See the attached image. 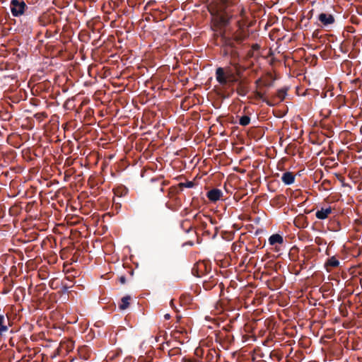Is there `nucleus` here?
<instances>
[{
  "mask_svg": "<svg viewBox=\"0 0 362 362\" xmlns=\"http://www.w3.org/2000/svg\"><path fill=\"white\" fill-rule=\"evenodd\" d=\"M318 20L325 26H327L334 23V16L332 14L325 13H320L318 16Z\"/></svg>",
  "mask_w": 362,
  "mask_h": 362,
  "instance_id": "4",
  "label": "nucleus"
},
{
  "mask_svg": "<svg viewBox=\"0 0 362 362\" xmlns=\"http://www.w3.org/2000/svg\"><path fill=\"white\" fill-rule=\"evenodd\" d=\"M339 264V260L335 257H330L327 262L325 263V266L327 267H337Z\"/></svg>",
  "mask_w": 362,
  "mask_h": 362,
  "instance_id": "13",
  "label": "nucleus"
},
{
  "mask_svg": "<svg viewBox=\"0 0 362 362\" xmlns=\"http://www.w3.org/2000/svg\"><path fill=\"white\" fill-rule=\"evenodd\" d=\"M250 122V118L247 115L242 116L239 119V124L244 127L248 125Z\"/></svg>",
  "mask_w": 362,
  "mask_h": 362,
  "instance_id": "14",
  "label": "nucleus"
},
{
  "mask_svg": "<svg viewBox=\"0 0 362 362\" xmlns=\"http://www.w3.org/2000/svg\"><path fill=\"white\" fill-rule=\"evenodd\" d=\"M25 4L23 1L11 0V11L13 16H19L23 14Z\"/></svg>",
  "mask_w": 362,
  "mask_h": 362,
  "instance_id": "3",
  "label": "nucleus"
},
{
  "mask_svg": "<svg viewBox=\"0 0 362 362\" xmlns=\"http://www.w3.org/2000/svg\"><path fill=\"white\" fill-rule=\"evenodd\" d=\"M284 242L283 237L279 234H274L269 238V243L271 245H274L276 243L282 244Z\"/></svg>",
  "mask_w": 362,
  "mask_h": 362,
  "instance_id": "9",
  "label": "nucleus"
},
{
  "mask_svg": "<svg viewBox=\"0 0 362 362\" xmlns=\"http://www.w3.org/2000/svg\"><path fill=\"white\" fill-rule=\"evenodd\" d=\"M261 82V79L259 78L258 80L256 81V84L257 86H258L259 84V83Z\"/></svg>",
  "mask_w": 362,
  "mask_h": 362,
  "instance_id": "20",
  "label": "nucleus"
},
{
  "mask_svg": "<svg viewBox=\"0 0 362 362\" xmlns=\"http://www.w3.org/2000/svg\"><path fill=\"white\" fill-rule=\"evenodd\" d=\"M227 37V35H226V33H224L223 34V35H222V37H223V38H225V37Z\"/></svg>",
  "mask_w": 362,
  "mask_h": 362,
  "instance_id": "21",
  "label": "nucleus"
},
{
  "mask_svg": "<svg viewBox=\"0 0 362 362\" xmlns=\"http://www.w3.org/2000/svg\"><path fill=\"white\" fill-rule=\"evenodd\" d=\"M244 13H245V9L243 8H241L240 11V16H243L244 15Z\"/></svg>",
  "mask_w": 362,
  "mask_h": 362,
  "instance_id": "18",
  "label": "nucleus"
},
{
  "mask_svg": "<svg viewBox=\"0 0 362 362\" xmlns=\"http://www.w3.org/2000/svg\"><path fill=\"white\" fill-rule=\"evenodd\" d=\"M5 317L2 315H0V335H2L4 332L8 331V327L5 324Z\"/></svg>",
  "mask_w": 362,
  "mask_h": 362,
  "instance_id": "12",
  "label": "nucleus"
},
{
  "mask_svg": "<svg viewBox=\"0 0 362 362\" xmlns=\"http://www.w3.org/2000/svg\"><path fill=\"white\" fill-rule=\"evenodd\" d=\"M131 297L130 296H125L121 299V303L119 305L120 310L127 309L130 304Z\"/></svg>",
  "mask_w": 362,
  "mask_h": 362,
  "instance_id": "11",
  "label": "nucleus"
},
{
  "mask_svg": "<svg viewBox=\"0 0 362 362\" xmlns=\"http://www.w3.org/2000/svg\"><path fill=\"white\" fill-rule=\"evenodd\" d=\"M286 94L287 93L286 89H280L277 91L276 98L279 100V101H282L286 98Z\"/></svg>",
  "mask_w": 362,
  "mask_h": 362,
  "instance_id": "15",
  "label": "nucleus"
},
{
  "mask_svg": "<svg viewBox=\"0 0 362 362\" xmlns=\"http://www.w3.org/2000/svg\"><path fill=\"white\" fill-rule=\"evenodd\" d=\"M238 23L239 29L235 34H233V38L234 40L238 42V41H242L243 39H245V37H246V34L245 33L244 30L241 28L240 25V21H238Z\"/></svg>",
  "mask_w": 362,
  "mask_h": 362,
  "instance_id": "8",
  "label": "nucleus"
},
{
  "mask_svg": "<svg viewBox=\"0 0 362 362\" xmlns=\"http://www.w3.org/2000/svg\"><path fill=\"white\" fill-rule=\"evenodd\" d=\"M255 96H256V98H260V99H262V100L264 99V94H263V93H261V92H259V91H256V92H255Z\"/></svg>",
  "mask_w": 362,
  "mask_h": 362,
  "instance_id": "16",
  "label": "nucleus"
},
{
  "mask_svg": "<svg viewBox=\"0 0 362 362\" xmlns=\"http://www.w3.org/2000/svg\"><path fill=\"white\" fill-rule=\"evenodd\" d=\"M281 180L285 185H291L295 180L294 175L291 172H286L283 174Z\"/></svg>",
  "mask_w": 362,
  "mask_h": 362,
  "instance_id": "7",
  "label": "nucleus"
},
{
  "mask_svg": "<svg viewBox=\"0 0 362 362\" xmlns=\"http://www.w3.org/2000/svg\"><path fill=\"white\" fill-rule=\"evenodd\" d=\"M332 209L331 206L327 207H322L320 209L317 210L315 213V216L318 219H325L328 217V216L332 213Z\"/></svg>",
  "mask_w": 362,
  "mask_h": 362,
  "instance_id": "5",
  "label": "nucleus"
},
{
  "mask_svg": "<svg viewBox=\"0 0 362 362\" xmlns=\"http://www.w3.org/2000/svg\"><path fill=\"white\" fill-rule=\"evenodd\" d=\"M247 86L243 82H240L238 85L236 92L240 96H245L248 93Z\"/></svg>",
  "mask_w": 362,
  "mask_h": 362,
  "instance_id": "10",
  "label": "nucleus"
},
{
  "mask_svg": "<svg viewBox=\"0 0 362 362\" xmlns=\"http://www.w3.org/2000/svg\"><path fill=\"white\" fill-rule=\"evenodd\" d=\"M215 76L217 82L221 86L238 81V78L230 66L218 67L216 69Z\"/></svg>",
  "mask_w": 362,
  "mask_h": 362,
  "instance_id": "2",
  "label": "nucleus"
},
{
  "mask_svg": "<svg viewBox=\"0 0 362 362\" xmlns=\"http://www.w3.org/2000/svg\"><path fill=\"white\" fill-rule=\"evenodd\" d=\"M186 362H194V361H192V360H188V361H187Z\"/></svg>",
  "mask_w": 362,
  "mask_h": 362,
  "instance_id": "22",
  "label": "nucleus"
},
{
  "mask_svg": "<svg viewBox=\"0 0 362 362\" xmlns=\"http://www.w3.org/2000/svg\"><path fill=\"white\" fill-rule=\"evenodd\" d=\"M222 192L218 189H213L207 192V197L211 202H216L221 199Z\"/></svg>",
  "mask_w": 362,
  "mask_h": 362,
  "instance_id": "6",
  "label": "nucleus"
},
{
  "mask_svg": "<svg viewBox=\"0 0 362 362\" xmlns=\"http://www.w3.org/2000/svg\"><path fill=\"white\" fill-rule=\"evenodd\" d=\"M164 317H165V320H168V319H170V315L169 314H165V315H164Z\"/></svg>",
  "mask_w": 362,
  "mask_h": 362,
  "instance_id": "19",
  "label": "nucleus"
},
{
  "mask_svg": "<svg viewBox=\"0 0 362 362\" xmlns=\"http://www.w3.org/2000/svg\"><path fill=\"white\" fill-rule=\"evenodd\" d=\"M193 186V182H189L186 184V187H192Z\"/></svg>",
  "mask_w": 362,
  "mask_h": 362,
  "instance_id": "17",
  "label": "nucleus"
},
{
  "mask_svg": "<svg viewBox=\"0 0 362 362\" xmlns=\"http://www.w3.org/2000/svg\"><path fill=\"white\" fill-rule=\"evenodd\" d=\"M209 10L212 16L213 25L216 29L224 27L228 23L230 17L223 0H220L216 4H210Z\"/></svg>",
  "mask_w": 362,
  "mask_h": 362,
  "instance_id": "1",
  "label": "nucleus"
}]
</instances>
